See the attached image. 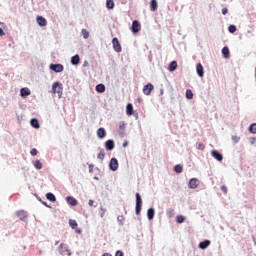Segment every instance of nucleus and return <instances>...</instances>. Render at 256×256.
Wrapping results in <instances>:
<instances>
[{"label": "nucleus", "mask_w": 256, "mask_h": 256, "mask_svg": "<svg viewBox=\"0 0 256 256\" xmlns=\"http://www.w3.org/2000/svg\"><path fill=\"white\" fill-rule=\"evenodd\" d=\"M188 187L190 189H197V187H199V179L197 178L190 179Z\"/></svg>", "instance_id": "obj_7"}, {"label": "nucleus", "mask_w": 256, "mask_h": 256, "mask_svg": "<svg viewBox=\"0 0 256 256\" xmlns=\"http://www.w3.org/2000/svg\"><path fill=\"white\" fill-rule=\"evenodd\" d=\"M228 31H229V33H235V31H237V26H235V25H230V26L228 27Z\"/></svg>", "instance_id": "obj_37"}, {"label": "nucleus", "mask_w": 256, "mask_h": 256, "mask_svg": "<svg viewBox=\"0 0 256 256\" xmlns=\"http://www.w3.org/2000/svg\"><path fill=\"white\" fill-rule=\"evenodd\" d=\"M112 45H113V49H114V51H116V53H121L122 48H121V43L119 42V39L113 38Z\"/></svg>", "instance_id": "obj_3"}, {"label": "nucleus", "mask_w": 256, "mask_h": 256, "mask_svg": "<svg viewBox=\"0 0 256 256\" xmlns=\"http://www.w3.org/2000/svg\"><path fill=\"white\" fill-rule=\"evenodd\" d=\"M249 131H250V133H253V135H255V133H256V123H253V124L250 125Z\"/></svg>", "instance_id": "obj_33"}, {"label": "nucleus", "mask_w": 256, "mask_h": 256, "mask_svg": "<svg viewBox=\"0 0 256 256\" xmlns=\"http://www.w3.org/2000/svg\"><path fill=\"white\" fill-rule=\"evenodd\" d=\"M100 209L102 211V213L100 214V217H105V211H106L105 208L101 207Z\"/></svg>", "instance_id": "obj_44"}, {"label": "nucleus", "mask_w": 256, "mask_h": 256, "mask_svg": "<svg viewBox=\"0 0 256 256\" xmlns=\"http://www.w3.org/2000/svg\"><path fill=\"white\" fill-rule=\"evenodd\" d=\"M229 13V10L227 8L222 9V15H227Z\"/></svg>", "instance_id": "obj_43"}, {"label": "nucleus", "mask_w": 256, "mask_h": 256, "mask_svg": "<svg viewBox=\"0 0 256 256\" xmlns=\"http://www.w3.org/2000/svg\"><path fill=\"white\" fill-rule=\"evenodd\" d=\"M127 145H129V142L125 141V142L122 144V147H127Z\"/></svg>", "instance_id": "obj_47"}, {"label": "nucleus", "mask_w": 256, "mask_h": 256, "mask_svg": "<svg viewBox=\"0 0 256 256\" xmlns=\"http://www.w3.org/2000/svg\"><path fill=\"white\" fill-rule=\"evenodd\" d=\"M64 245H65V244L61 243V244H60V247H61V248H63V247H64Z\"/></svg>", "instance_id": "obj_49"}, {"label": "nucleus", "mask_w": 256, "mask_h": 256, "mask_svg": "<svg viewBox=\"0 0 256 256\" xmlns=\"http://www.w3.org/2000/svg\"><path fill=\"white\" fill-rule=\"evenodd\" d=\"M241 138L237 137V136H233L232 137V141H234V143H239Z\"/></svg>", "instance_id": "obj_40"}, {"label": "nucleus", "mask_w": 256, "mask_h": 256, "mask_svg": "<svg viewBox=\"0 0 256 256\" xmlns=\"http://www.w3.org/2000/svg\"><path fill=\"white\" fill-rule=\"evenodd\" d=\"M106 136H107V132L105 131V128H99L97 130V137L99 139H105Z\"/></svg>", "instance_id": "obj_12"}, {"label": "nucleus", "mask_w": 256, "mask_h": 256, "mask_svg": "<svg viewBox=\"0 0 256 256\" xmlns=\"http://www.w3.org/2000/svg\"><path fill=\"white\" fill-rule=\"evenodd\" d=\"M222 55L224 59H229V55H230L229 47L225 46L222 48Z\"/></svg>", "instance_id": "obj_21"}, {"label": "nucleus", "mask_w": 256, "mask_h": 256, "mask_svg": "<svg viewBox=\"0 0 256 256\" xmlns=\"http://www.w3.org/2000/svg\"><path fill=\"white\" fill-rule=\"evenodd\" d=\"M147 217L149 221L153 220V218L155 217V209L149 208L147 211Z\"/></svg>", "instance_id": "obj_19"}, {"label": "nucleus", "mask_w": 256, "mask_h": 256, "mask_svg": "<svg viewBox=\"0 0 256 256\" xmlns=\"http://www.w3.org/2000/svg\"><path fill=\"white\" fill-rule=\"evenodd\" d=\"M186 99H193V91L186 90Z\"/></svg>", "instance_id": "obj_35"}, {"label": "nucleus", "mask_w": 256, "mask_h": 256, "mask_svg": "<svg viewBox=\"0 0 256 256\" xmlns=\"http://www.w3.org/2000/svg\"><path fill=\"white\" fill-rule=\"evenodd\" d=\"M69 226L71 227V229H77V227H78L79 225L77 224V221H76V220L70 219V220H69Z\"/></svg>", "instance_id": "obj_28"}, {"label": "nucleus", "mask_w": 256, "mask_h": 256, "mask_svg": "<svg viewBox=\"0 0 256 256\" xmlns=\"http://www.w3.org/2000/svg\"><path fill=\"white\" fill-rule=\"evenodd\" d=\"M93 203H94L93 200H89L88 205H89L90 207H93Z\"/></svg>", "instance_id": "obj_46"}, {"label": "nucleus", "mask_w": 256, "mask_h": 256, "mask_svg": "<svg viewBox=\"0 0 256 256\" xmlns=\"http://www.w3.org/2000/svg\"><path fill=\"white\" fill-rule=\"evenodd\" d=\"M131 31L132 33H139L141 31V24L139 23V21L134 20L132 22Z\"/></svg>", "instance_id": "obj_4"}, {"label": "nucleus", "mask_w": 256, "mask_h": 256, "mask_svg": "<svg viewBox=\"0 0 256 256\" xmlns=\"http://www.w3.org/2000/svg\"><path fill=\"white\" fill-rule=\"evenodd\" d=\"M120 129H125V123L120 124Z\"/></svg>", "instance_id": "obj_48"}, {"label": "nucleus", "mask_w": 256, "mask_h": 256, "mask_svg": "<svg viewBox=\"0 0 256 256\" xmlns=\"http://www.w3.org/2000/svg\"><path fill=\"white\" fill-rule=\"evenodd\" d=\"M97 159H100V161H103V159H105V150H100V152L97 155Z\"/></svg>", "instance_id": "obj_29"}, {"label": "nucleus", "mask_w": 256, "mask_h": 256, "mask_svg": "<svg viewBox=\"0 0 256 256\" xmlns=\"http://www.w3.org/2000/svg\"><path fill=\"white\" fill-rule=\"evenodd\" d=\"M50 69L54 71L55 73H61L63 71V65L62 64H51Z\"/></svg>", "instance_id": "obj_8"}, {"label": "nucleus", "mask_w": 256, "mask_h": 256, "mask_svg": "<svg viewBox=\"0 0 256 256\" xmlns=\"http://www.w3.org/2000/svg\"><path fill=\"white\" fill-rule=\"evenodd\" d=\"M106 7L107 9H114L115 2L113 0H106Z\"/></svg>", "instance_id": "obj_26"}, {"label": "nucleus", "mask_w": 256, "mask_h": 256, "mask_svg": "<svg viewBox=\"0 0 256 256\" xmlns=\"http://www.w3.org/2000/svg\"><path fill=\"white\" fill-rule=\"evenodd\" d=\"M158 7H159V4L157 3V0L150 1V10L151 11H157Z\"/></svg>", "instance_id": "obj_17"}, {"label": "nucleus", "mask_w": 256, "mask_h": 256, "mask_svg": "<svg viewBox=\"0 0 256 256\" xmlns=\"http://www.w3.org/2000/svg\"><path fill=\"white\" fill-rule=\"evenodd\" d=\"M16 215L20 219V221H27V212L20 210L16 213Z\"/></svg>", "instance_id": "obj_11"}, {"label": "nucleus", "mask_w": 256, "mask_h": 256, "mask_svg": "<svg viewBox=\"0 0 256 256\" xmlns=\"http://www.w3.org/2000/svg\"><path fill=\"white\" fill-rule=\"evenodd\" d=\"M81 33L84 39H89V31H87V29H82Z\"/></svg>", "instance_id": "obj_34"}, {"label": "nucleus", "mask_w": 256, "mask_h": 256, "mask_svg": "<svg viewBox=\"0 0 256 256\" xmlns=\"http://www.w3.org/2000/svg\"><path fill=\"white\" fill-rule=\"evenodd\" d=\"M20 95L21 97H29V95H31V90L29 88H21Z\"/></svg>", "instance_id": "obj_16"}, {"label": "nucleus", "mask_w": 256, "mask_h": 256, "mask_svg": "<svg viewBox=\"0 0 256 256\" xmlns=\"http://www.w3.org/2000/svg\"><path fill=\"white\" fill-rule=\"evenodd\" d=\"M46 199H48V201H52L53 203H55V201H57L55 194H53L51 192L46 194Z\"/></svg>", "instance_id": "obj_23"}, {"label": "nucleus", "mask_w": 256, "mask_h": 256, "mask_svg": "<svg viewBox=\"0 0 256 256\" xmlns=\"http://www.w3.org/2000/svg\"><path fill=\"white\" fill-rule=\"evenodd\" d=\"M118 221L120 222V225H123V223H125V217L123 215L118 216Z\"/></svg>", "instance_id": "obj_39"}, {"label": "nucleus", "mask_w": 256, "mask_h": 256, "mask_svg": "<svg viewBox=\"0 0 256 256\" xmlns=\"http://www.w3.org/2000/svg\"><path fill=\"white\" fill-rule=\"evenodd\" d=\"M66 201L68 205H71L72 207L77 206V199H75L73 196L66 197Z\"/></svg>", "instance_id": "obj_14"}, {"label": "nucleus", "mask_w": 256, "mask_h": 256, "mask_svg": "<svg viewBox=\"0 0 256 256\" xmlns=\"http://www.w3.org/2000/svg\"><path fill=\"white\" fill-rule=\"evenodd\" d=\"M143 205V200L141 199V195L136 193V215L141 213V206Z\"/></svg>", "instance_id": "obj_2"}, {"label": "nucleus", "mask_w": 256, "mask_h": 256, "mask_svg": "<svg viewBox=\"0 0 256 256\" xmlns=\"http://www.w3.org/2000/svg\"><path fill=\"white\" fill-rule=\"evenodd\" d=\"M3 35H5V32L3 31L2 28H0V37H3Z\"/></svg>", "instance_id": "obj_45"}, {"label": "nucleus", "mask_w": 256, "mask_h": 256, "mask_svg": "<svg viewBox=\"0 0 256 256\" xmlns=\"http://www.w3.org/2000/svg\"><path fill=\"white\" fill-rule=\"evenodd\" d=\"M109 167L111 171H117V169H119V161H117V158H112L110 160Z\"/></svg>", "instance_id": "obj_5"}, {"label": "nucleus", "mask_w": 256, "mask_h": 256, "mask_svg": "<svg viewBox=\"0 0 256 256\" xmlns=\"http://www.w3.org/2000/svg\"><path fill=\"white\" fill-rule=\"evenodd\" d=\"M155 89V86L153 84L148 83L143 87V93L144 95H151V92Z\"/></svg>", "instance_id": "obj_6"}, {"label": "nucleus", "mask_w": 256, "mask_h": 256, "mask_svg": "<svg viewBox=\"0 0 256 256\" xmlns=\"http://www.w3.org/2000/svg\"><path fill=\"white\" fill-rule=\"evenodd\" d=\"M209 245H211V241L209 240H205L199 243V248L200 249H207V247H209Z\"/></svg>", "instance_id": "obj_20"}, {"label": "nucleus", "mask_w": 256, "mask_h": 256, "mask_svg": "<svg viewBox=\"0 0 256 256\" xmlns=\"http://www.w3.org/2000/svg\"><path fill=\"white\" fill-rule=\"evenodd\" d=\"M36 21L40 27H47V19L43 16H37Z\"/></svg>", "instance_id": "obj_9"}, {"label": "nucleus", "mask_w": 256, "mask_h": 256, "mask_svg": "<svg viewBox=\"0 0 256 256\" xmlns=\"http://www.w3.org/2000/svg\"><path fill=\"white\" fill-rule=\"evenodd\" d=\"M105 147L107 151H113V149H115V142L113 140H108L105 143Z\"/></svg>", "instance_id": "obj_13"}, {"label": "nucleus", "mask_w": 256, "mask_h": 256, "mask_svg": "<svg viewBox=\"0 0 256 256\" xmlns=\"http://www.w3.org/2000/svg\"><path fill=\"white\" fill-rule=\"evenodd\" d=\"M221 191H222L225 195H227V186H225V185L221 186Z\"/></svg>", "instance_id": "obj_41"}, {"label": "nucleus", "mask_w": 256, "mask_h": 256, "mask_svg": "<svg viewBox=\"0 0 256 256\" xmlns=\"http://www.w3.org/2000/svg\"><path fill=\"white\" fill-rule=\"evenodd\" d=\"M30 123L32 127H34V129H39L40 125H39V120H37V118L32 119Z\"/></svg>", "instance_id": "obj_25"}, {"label": "nucleus", "mask_w": 256, "mask_h": 256, "mask_svg": "<svg viewBox=\"0 0 256 256\" xmlns=\"http://www.w3.org/2000/svg\"><path fill=\"white\" fill-rule=\"evenodd\" d=\"M175 173H183V166L178 164L174 167Z\"/></svg>", "instance_id": "obj_30"}, {"label": "nucleus", "mask_w": 256, "mask_h": 256, "mask_svg": "<svg viewBox=\"0 0 256 256\" xmlns=\"http://www.w3.org/2000/svg\"><path fill=\"white\" fill-rule=\"evenodd\" d=\"M97 93H105V86L103 84H98L96 86Z\"/></svg>", "instance_id": "obj_27"}, {"label": "nucleus", "mask_w": 256, "mask_h": 256, "mask_svg": "<svg viewBox=\"0 0 256 256\" xmlns=\"http://www.w3.org/2000/svg\"><path fill=\"white\" fill-rule=\"evenodd\" d=\"M34 167H35L36 169H43V163H41V161H39V160H36V161L34 162Z\"/></svg>", "instance_id": "obj_32"}, {"label": "nucleus", "mask_w": 256, "mask_h": 256, "mask_svg": "<svg viewBox=\"0 0 256 256\" xmlns=\"http://www.w3.org/2000/svg\"><path fill=\"white\" fill-rule=\"evenodd\" d=\"M80 62H81V58L79 57V54H76L71 58L72 65H79Z\"/></svg>", "instance_id": "obj_18"}, {"label": "nucleus", "mask_w": 256, "mask_h": 256, "mask_svg": "<svg viewBox=\"0 0 256 256\" xmlns=\"http://www.w3.org/2000/svg\"><path fill=\"white\" fill-rule=\"evenodd\" d=\"M196 149H198L199 151H205V144L198 142L196 144Z\"/></svg>", "instance_id": "obj_31"}, {"label": "nucleus", "mask_w": 256, "mask_h": 256, "mask_svg": "<svg viewBox=\"0 0 256 256\" xmlns=\"http://www.w3.org/2000/svg\"><path fill=\"white\" fill-rule=\"evenodd\" d=\"M126 113L129 116L133 115V104H131V103L127 104V106H126Z\"/></svg>", "instance_id": "obj_24"}, {"label": "nucleus", "mask_w": 256, "mask_h": 256, "mask_svg": "<svg viewBox=\"0 0 256 256\" xmlns=\"http://www.w3.org/2000/svg\"><path fill=\"white\" fill-rule=\"evenodd\" d=\"M170 213H173V210H170Z\"/></svg>", "instance_id": "obj_51"}, {"label": "nucleus", "mask_w": 256, "mask_h": 256, "mask_svg": "<svg viewBox=\"0 0 256 256\" xmlns=\"http://www.w3.org/2000/svg\"><path fill=\"white\" fill-rule=\"evenodd\" d=\"M37 153H39V151L37 150V148H33L31 151H30V155H32V157H35L37 155Z\"/></svg>", "instance_id": "obj_38"}, {"label": "nucleus", "mask_w": 256, "mask_h": 256, "mask_svg": "<svg viewBox=\"0 0 256 256\" xmlns=\"http://www.w3.org/2000/svg\"><path fill=\"white\" fill-rule=\"evenodd\" d=\"M52 93L54 95L57 94L59 99H61V97L63 96V84H61L59 82H55L52 85Z\"/></svg>", "instance_id": "obj_1"}, {"label": "nucleus", "mask_w": 256, "mask_h": 256, "mask_svg": "<svg viewBox=\"0 0 256 256\" xmlns=\"http://www.w3.org/2000/svg\"><path fill=\"white\" fill-rule=\"evenodd\" d=\"M58 244H59V242H56V243H55V245H58Z\"/></svg>", "instance_id": "obj_50"}, {"label": "nucleus", "mask_w": 256, "mask_h": 256, "mask_svg": "<svg viewBox=\"0 0 256 256\" xmlns=\"http://www.w3.org/2000/svg\"><path fill=\"white\" fill-rule=\"evenodd\" d=\"M196 71H197L199 77H203L205 75V71L203 70V65L201 63H198L196 65Z\"/></svg>", "instance_id": "obj_15"}, {"label": "nucleus", "mask_w": 256, "mask_h": 256, "mask_svg": "<svg viewBox=\"0 0 256 256\" xmlns=\"http://www.w3.org/2000/svg\"><path fill=\"white\" fill-rule=\"evenodd\" d=\"M176 221H177V223H184L185 222V217L182 216V215H178L176 217Z\"/></svg>", "instance_id": "obj_36"}, {"label": "nucleus", "mask_w": 256, "mask_h": 256, "mask_svg": "<svg viewBox=\"0 0 256 256\" xmlns=\"http://www.w3.org/2000/svg\"><path fill=\"white\" fill-rule=\"evenodd\" d=\"M212 157H214V159H216L217 161H223V154L219 153V151L217 150H213L211 152Z\"/></svg>", "instance_id": "obj_10"}, {"label": "nucleus", "mask_w": 256, "mask_h": 256, "mask_svg": "<svg viewBox=\"0 0 256 256\" xmlns=\"http://www.w3.org/2000/svg\"><path fill=\"white\" fill-rule=\"evenodd\" d=\"M178 65H177V61H172L169 66H168V70L173 72L177 69Z\"/></svg>", "instance_id": "obj_22"}, {"label": "nucleus", "mask_w": 256, "mask_h": 256, "mask_svg": "<svg viewBox=\"0 0 256 256\" xmlns=\"http://www.w3.org/2000/svg\"><path fill=\"white\" fill-rule=\"evenodd\" d=\"M115 256H125V255L123 254V251L118 250L116 251Z\"/></svg>", "instance_id": "obj_42"}]
</instances>
